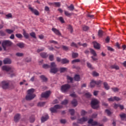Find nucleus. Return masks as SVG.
Wrapping results in <instances>:
<instances>
[{"label":"nucleus","mask_w":126,"mask_h":126,"mask_svg":"<svg viewBox=\"0 0 126 126\" xmlns=\"http://www.w3.org/2000/svg\"><path fill=\"white\" fill-rule=\"evenodd\" d=\"M71 104L74 107H76L77 106V100L76 99H73L71 101Z\"/></svg>","instance_id":"nucleus-22"},{"label":"nucleus","mask_w":126,"mask_h":126,"mask_svg":"<svg viewBox=\"0 0 126 126\" xmlns=\"http://www.w3.org/2000/svg\"><path fill=\"white\" fill-rule=\"evenodd\" d=\"M70 88V85L68 84H65L62 86L61 90L63 92H66L68 89Z\"/></svg>","instance_id":"nucleus-7"},{"label":"nucleus","mask_w":126,"mask_h":126,"mask_svg":"<svg viewBox=\"0 0 126 126\" xmlns=\"http://www.w3.org/2000/svg\"><path fill=\"white\" fill-rule=\"evenodd\" d=\"M3 63L4 64L11 63V60L8 58H6L3 60Z\"/></svg>","instance_id":"nucleus-18"},{"label":"nucleus","mask_w":126,"mask_h":126,"mask_svg":"<svg viewBox=\"0 0 126 126\" xmlns=\"http://www.w3.org/2000/svg\"><path fill=\"white\" fill-rule=\"evenodd\" d=\"M40 78L41 79H42V80H43V81H47L48 80V79L45 77V76L44 75H41L40 76Z\"/></svg>","instance_id":"nucleus-34"},{"label":"nucleus","mask_w":126,"mask_h":126,"mask_svg":"<svg viewBox=\"0 0 126 126\" xmlns=\"http://www.w3.org/2000/svg\"><path fill=\"white\" fill-rule=\"evenodd\" d=\"M20 119V114H16L14 118V122H15L16 123H17L18 121H19V119Z\"/></svg>","instance_id":"nucleus-17"},{"label":"nucleus","mask_w":126,"mask_h":126,"mask_svg":"<svg viewBox=\"0 0 126 126\" xmlns=\"http://www.w3.org/2000/svg\"><path fill=\"white\" fill-rule=\"evenodd\" d=\"M90 50L92 55H93L94 57H96V56H97V54H96V52H95V51H94V50L92 49H90Z\"/></svg>","instance_id":"nucleus-29"},{"label":"nucleus","mask_w":126,"mask_h":126,"mask_svg":"<svg viewBox=\"0 0 126 126\" xmlns=\"http://www.w3.org/2000/svg\"><path fill=\"white\" fill-rule=\"evenodd\" d=\"M30 123H34V122L35 121V117L33 115L30 117Z\"/></svg>","instance_id":"nucleus-31"},{"label":"nucleus","mask_w":126,"mask_h":126,"mask_svg":"<svg viewBox=\"0 0 126 126\" xmlns=\"http://www.w3.org/2000/svg\"><path fill=\"white\" fill-rule=\"evenodd\" d=\"M62 63H63V64H64L65 63H69V61L66 59H63L61 60Z\"/></svg>","instance_id":"nucleus-20"},{"label":"nucleus","mask_w":126,"mask_h":126,"mask_svg":"<svg viewBox=\"0 0 126 126\" xmlns=\"http://www.w3.org/2000/svg\"><path fill=\"white\" fill-rule=\"evenodd\" d=\"M43 68H49L50 65L46 64H44L43 65Z\"/></svg>","instance_id":"nucleus-58"},{"label":"nucleus","mask_w":126,"mask_h":126,"mask_svg":"<svg viewBox=\"0 0 126 126\" xmlns=\"http://www.w3.org/2000/svg\"><path fill=\"white\" fill-rule=\"evenodd\" d=\"M5 32L7 33L8 34H11L14 32V31L10 29H7L5 30Z\"/></svg>","instance_id":"nucleus-26"},{"label":"nucleus","mask_w":126,"mask_h":126,"mask_svg":"<svg viewBox=\"0 0 126 126\" xmlns=\"http://www.w3.org/2000/svg\"><path fill=\"white\" fill-rule=\"evenodd\" d=\"M107 50H108V51H110L111 52H114V51H115L114 49L112 48V47L110 46L107 47Z\"/></svg>","instance_id":"nucleus-57"},{"label":"nucleus","mask_w":126,"mask_h":126,"mask_svg":"<svg viewBox=\"0 0 126 126\" xmlns=\"http://www.w3.org/2000/svg\"><path fill=\"white\" fill-rule=\"evenodd\" d=\"M67 80H70V82H72L73 81V78L69 76H67Z\"/></svg>","instance_id":"nucleus-46"},{"label":"nucleus","mask_w":126,"mask_h":126,"mask_svg":"<svg viewBox=\"0 0 126 126\" xmlns=\"http://www.w3.org/2000/svg\"><path fill=\"white\" fill-rule=\"evenodd\" d=\"M74 79L75 81H79V80H80V76H79V75L76 74Z\"/></svg>","instance_id":"nucleus-23"},{"label":"nucleus","mask_w":126,"mask_h":126,"mask_svg":"<svg viewBox=\"0 0 126 126\" xmlns=\"http://www.w3.org/2000/svg\"><path fill=\"white\" fill-rule=\"evenodd\" d=\"M16 36L17 37V38H22V34H20V33H17L16 34Z\"/></svg>","instance_id":"nucleus-52"},{"label":"nucleus","mask_w":126,"mask_h":126,"mask_svg":"<svg viewBox=\"0 0 126 126\" xmlns=\"http://www.w3.org/2000/svg\"><path fill=\"white\" fill-rule=\"evenodd\" d=\"M91 106L93 109H98L99 108V101L96 99H92Z\"/></svg>","instance_id":"nucleus-3"},{"label":"nucleus","mask_w":126,"mask_h":126,"mask_svg":"<svg viewBox=\"0 0 126 126\" xmlns=\"http://www.w3.org/2000/svg\"><path fill=\"white\" fill-rule=\"evenodd\" d=\"M103 85L105 89H106V90H109L110 89V86L108 85V83H107L106 82L103 83Z\"/></svg>","instance_id":"nucleus-25"},{"label":"nucleus","mask_w":126,"mask_h":126,"mask_svg":"<svg viewBox=\"0 0 126 126\" xmlns=\"http://www.w3.org/2000/svg\"><path fill=\"white\" fill-rule=\"evenodd\" d=\"M51 4H52V5H55L57 7H60V6H61V3L60 2L51 3Z\"/></svg>","instance_id":"nucleus-21"},{"label":"nucleus","mask_w":126,"mask_h":126,"mask_svg":"<svg viewBox=\"0 0 126 126\" xmlns=\"http://www.w3.org/2000/svg\"><path fill=\"white\" fill-rule=\"evenodd\" d=\"M62 48H63V50H64V51H67V50H68V48L67 46H64V45H63L62 46Z\"/></svg>","instance_id":"nucleus-59"},{"label":"nucleus","mask_w":126,"mask_h":126,"mask_svg":"<svg viewBox=\"0 0 126 126\" xmlns=\"http://www.w3.org/2000/svg\"><path fill=\"white\" fill-rule=\"evenodd\" d=\"M23 35L25 38H26V39H28V38H29V34H28V33H26V31L24 30L23 32Z\"/></svg>","instance_id":"nucleus-27"},{"label":"nucleus","mask_w":126,"mask_h":126,"mask_svg":"<svg viewBox=\"0 0 126 126\" xmlns=\"http://www.w3.org/2000/svg\"><path fill=\"white\" fill-rule=\"evenodd\" d=\"M103 31L102 30H99L98 32V35L99 37H102L103 36Z\"/></svg>","instance_id":"nucleus-36"},{"label":"nucleus","mask_w":126,"mask_h":126,"mask_svg":"<svg viewBox=\"0 0 126 126\" xmlns=\"http://www.w3.org/2000/svg\"><path fill=\"white\" fill-rule=\"evenodd\" d=\"M67 70V68L64 67H61L60 68V72H65V71H66Z\"/></svg>","instance_id":"nucleus-32"},{"label":"nucleus","mask_w":126,"mask_h":126,"mask_svg":"<svg viewBox=\"0 0 126 126\" xmlns=\"http://www.w3.org/2000/svg\"><path fill=\"white\" fill-rule=\"evenodd\" d=\"M92 74L94 76H99V73L97 72L94 71Z\"/></svg>","instance_id":"nucleus-50"},{"label":"nucleus","mask_w":126,"mask_h":126,"mask_svg":"<svg viewBox=\"0 0 126 126\" xmlns=\"http://www.w3.org/2000/svg\"><path fill=\"white\" fill-rule=\"evenodd\" d=\"M30 35L31 36V37H32V38H34V39H36V33H35V32H32L31 33H30Z\"/></svg>","instance_id":"nucleus-35"},{"label":"nucleus","mask_w":126,"mask_h":126,"mask_svg":"<svg viewBox=\"0 0 126 126\" xmlns=\"http://www.w3.org/2000/svg\"><path fill=\"white\" fill-rule=\"evenodd\" d=\"M64 14L66 15V16H71V13H69L67 11H64Z\"/></svg>","instance_id":"nucleus-38"},{"label":"nucleus","mask_w":126,"mask_h":126,"mask_svg":"<svg viewBox=\"0 0 126 126\" xmlns=\"http://www.w3.org/2000/svg\"><path fill=\"white\" fill-rule=\"evenodd\" d=\"M88 124H89L90 125H91L93 126H98V125H99V124H98V122H97L96 121L94 122L93 120L92 119H91L89 120Z\"/></svg>","instance_id":"nucleus-12"},{"label":"nucleus","mask_w":126,"mask_h":126,"mask_svg":"<svg viewBox=\"0 0 126 126\" xmlns=\"http://www.w3.org/2000/svg\"><path fill=\"white\" fill-rule=\"evenodd\" d=\"M120 117L122 121H125V119H126V114L125 113H123L122 114L120 115Z\"/></svg>","instance_id":"nucleus-24"},{"label":"nucleus","mask_w":126,"mask_h":126,"mask_svg":"<svg viewBox=\"0 0 126 126\" xmlns=\"http://www.w3.org/2000/svg\"><path fill=\"white\" fill-rule=\"evenodd\" d=\"M67 8H69V10L72 11V10H74V6L73 5V4H71L70 6H68L67 7Z\"/></svg>","instance_id":"nucleus-30"},{"label":"nucleus","mask_w":126,"mask_h":126,"mask_svg":"<svg viewBox=\"0 0 126 126\" xmlns=\"http://www.w3.org/2000/svg\"><path fill=\"white\" fill-rule=\"evenodd\" d=\"M77 57H78V54L76 53H73L72 54V58H73V59H76Z\"/></svg>","instance_id":"nucleus-33"},{"label":"nucleus","mask_w":126,"mask_h":126,"mask_svg":"<svg viewBox=\"0 0 126 126\" xmlns=\"http://www.w3.org/2000/svg\"><path fill=\"white\" fill-rule=\"evenodd\" d=\"M71 47H75V48H78V46H77V44H75V43L73 42L71 44Z\"/></svg>","instance_id":"nucleus-49"},{"label":"nucleus","mask_w":126,"mask_h":126,"mask_svg":"<svg viewBox=\"0 0 126 126\" xmlns=\"http://www.w3.org/2000/svg\"><path fill=\"white\" fill-rule=\"evenodd\" d=\"M2 69L5 71H13V69L12 68L7 66H3L2 67Z\"/></svg>","instance_id":"nucleus-10"},{"label":"nucleus","mask_w":126,"mask_h":126,"mask_svg":"<svg viewBox=\"0 0 126 126\" xmlns=\"http://www.w3.org/2000/svg\"><path fill=\"white\" fill-rule=\"evenodd\" d=\"M80 60L79 59H75L72 61V63H79Z\"/></svg>","instance_id":"nucleus-48"},{"label":"nucleus","mask_w":126,"mask_h":126,"mask_svg":"<svg viewBox=\"0 0 126 126\" xmlns=\"http://www.w3.org/2000/svg\"><path fill=\"white\" fill-rule=\"evenodd\" d=\"M67 103H68V100L65 99L64 101H62V105H67Z\"/></svg>","instance_id":"nucleus-44"},{"label":"nucleus","mask_w":126,"mask_h":126,"mask_svg":"<svg viewBox=\"0 0 126 126\" xmlns=\"http://www.w3.org/2000/svg\"><path fill=\"white\" fill-rule=\"evenodd\" d=\"M49 119V116H48L47 114H46L45 117L43 116L41 118V122L42 123H44V122H46L48 119Z\"/></svg>","instance_id":"nucleus-19"},{"label":"nucleus","mask_w":126,"mask_h":126,"mask_svg":"<svg viewBox=\"0 0 126 126\" xmlns=\"http://www.w3.org/2000/svg\"><path fill=\"white\" fill-rule=\"evenodd\" d=\"M17 45L19 47V48H24V44L22 43H18Z\"/></svg>","instance_id":"nucleus-39"},{"label":"nucleus","mask_w":126,"mask_h":126,"mask_svg":"<svg viewBox=\"0 0 126 126\" xmlns=\"http://www.w3.org/2000/svg\"><path fill=\"white\" fill-rule=\"evenodd\" d=\"M52 31H53V32H54V33H55L56 34V35H57L58 36H61L62 35V33H61V32H60V31L55 28H53L52 29Z\"/></svg>","instance_id":"nucleus-11"},{"label":"nucleus","mask_w":126,"mask_h":126,"mask_svg":"<svg viewBox=\"0 0 126 126\" xmlns=\"http://www.w3.org/2000/svg\"><path fill=\"white\" fill-rule=\"evenodd\" d=\"M0 34L1 35V36H5V32L2 31H0Z\"/></svg>","instance_id":"nucleus-60"},{"label":"nucleus","mask_w":126,"mask_h":126,"mask_svg":"<svg viewBox=\"0 0 126 126\" xmlns=\"http://www.w3.org/2000/svg\"><path fill=\"white\" fill-rule=\"evenodd\" d=\"M45 105V102H39L37 104L38 107H43Z\"/></svg>","instance_id":"nucleus-47"},{"label":"nucleus","mask_w":126,"mask_h":126,"mask_svg":"<svg viewBox=\"0 0 126 126\" xmlns=\"http://www.w3.org/2000/svg\"><path fill=\"white\" fill-rule=\"evenodd\" d=\"M87 66L89 67V68H91V69H93L92 65H91V64H90V63H87Z\"/></svg>","instance_id":"nucleus-55"},{"label":"nucleus","mask_w":126,"mask_h":126,"mask_svg":"<svg viewBox=\"0 0 126 126\" xmlns=\"http://www.w3.org/2000/svg\"><path fill=\"white\" fill-rule=\"evenodd\" d=\"M51 95V91H46L45 93H43L41 94V97L42 98H48L49 96Z\"/></svg>","instance_id":"nucleus-9"},{"label":"nucleus","mask_w":126,"mask_h":126,"mask_svg":"<svg viewBox=\"0 0 126 126\" xmlns=\"http://www.w3.org/2000/svg\"><path fill=\"white\" fill-rule=\"evenodd\" d=\"M105 112L107 114V115L108 116H110V115H111V111H110V110H109L108 109H106L105 110Z\"/></svg>","instance_id":"nucleus-62"},{"label":"nucleus","mask_w":126,"mask_h":126,"mask_svg":"<svg viewBox=\"0 0 126 126\" xmlns=\"http://www.w3.org/2000/svg\"><path fill=\"white\" fill-rule=\"evenodd\" d=\"M83 30L84 31H88V30H89V27L86 26H84V27H83Z\"/></svg>","instance_id":"nucleus-40"},{"label":"nucleus","mask_w":126,"mask_h":126,"mask_svg":"<svg viewBox=\"0 0 126 126\" xmlns=\"http://www.w3.org/2000/svg\"><path fill=\"white\" fill-rule=\"evenodd\" d=\"M111 89L114 92H118L119 90V88H112Z\"/></svg>","instance_id":"nucleus-45"},{"label":"nucleus","mask_w":126,"mask_h":126,"mask_svg":"<svg viewBox=\"0 0 126 126\" xmlns=\"http://www.w3.org/2000/svg\"><path fill=\"white\" fill-rule=\"evenodd\" d=\"M12 45V42L9 40H4L2 43V46L4 51H6V46L9 47Z\"/></svg>","instance_id":"nucleus-4"},{"label":"nucleus","mask_w":126,"mask_h":126,"mask_svg":"<svg viewBox=\"0 0 126 126\" xmlns=\"http://www.w3.org/2000/svg\"><path fill=\"white\" fill-rule=\"evenodd\" d=\"M35 90L34 89H31L28 91V94L26 96V99L29 100L34 99L36 97V94H34Z\"/></svg>","instance_id":"nucleus-1"},{"label":"nucleus","mask_w":126,"mask_h":126,"mask_svg":"<svg viewBox=\"0 0 126 126\" xmlns=\"http://www.w3.org/2000/svg\"><path fill=\"white\" fill-rule=\"evenodd\" d=\"M68 29L70 32V33H72V32H73V29L71 25H69L68 26Z\"/></svg>","instance_id":"nucleus-37"},{"label":"nucleus","mask_w":126,"mask_h":126,"mask_svg":"<svg viewBox=\"0 0 126 126\" xmlns=\"http://www.w3.org/2000/svg\"><path fill=\"white\" fill-rule=\"evenodd\" d=\"M111 68H115V69H119V66L117 65H113L111 66Z\"/></svg>","instance_id":"nucleus-43"},{"label":"nucleus","mask_w":126,"mask_h":126,"mask_svg":"<svg viewBox=\"0 0 126 126\" xmlns=\"http://www.w3.org/2000/svg\"><path fill=\"white\" fill-rule=\"evenodd\" d=\"M105 42L106 43H109L110 42V37L109 36H107L105 39Z\"/></svg>","instance_id":"nucleus-64"},{"label":"nucleus","mask_w":126,"mask_h":126,"mask_svg":"<svg viewBox=\"0 0 126 126\" xmlns=\"http://www.w3.org/2000/svg\"><path fill=\"white\" fill-rule=\"evenodd\" d=\"M49 60L51 62H52V61H54V55H51L49 56Z\"/></svg>","instance_id":"nucleus-53"},{"label":"nucleus","mask_w":126,"mask_h":126,"mask_svg":"<svg viewBox=\"0 0 126 126\" xmlns=\"http://www.w3.org/2000/svg\"><path fill=\"white\" fill-rule=\"evenodd\" d=\"M41 57H42L43 59H46L48 57V55L46 53H42L40 54Z\"/></svg>","instance_id":"nucleus-28"},{"label":"nucleus","mask_w":126,"mask_h":126,"mask_svg":"<svg viewBox=\"0 0 126 126\" xmlns=\"http://www.w3.org/2000/svg\"><path fill=\"white\" fill-rule=\"evenodd\" d=\"M93 43L94 44V47L95 49H97V50L100 49V44H99V43H97L96 41H94Z\"/></svg>","instance_id":"nucleus-16"},{"label":"nucleus","mask_w":126,"mask_h":126,"mask_svg":"<svg viewBox=\"0 0 126 126\" xmlns=\"http://www.w3.org/2000/svg\"><path fill=\"white\" fill-rule=\"evenodd\" d=\"M29 9L32 11V13H34L35 15H39V11L37 10L36 9L33 8L32 7H31V5H29Z\"/></svg>","instance_id":"nucleus-8"},{"label":"nucleus","mask_w":126,"mask_h":126,"mask_svg":"<svg viewBox=\"0 0 126 126\" xmlns=\"http://www.w3.org/2000/svg\"><path fill=\"white\" fill-rule=\"evenodd\" d=\"M63 106L59 105H56L54 107L50 108V111L51 113H57L58 109H62Z\"/></svg>","instance_id":"nucleus-6"},{"label":"nucleus","mask_w":126,"mask_h":126,"mask_svg":"<svg viewBox=\"0 0 126 126\" xmlns=\"http://www.w3.org/2000/svg\"><path fill=\"white\" fill-rule=\"evenodd\" d=\"M69 112L70 113L71 116H73V115H74V109H70Z\"/></svg>","instance_id":"nucleus-42"},{"label":"nucleus","mask_w":126,"mask_h":126,"mask_svg":"<svg viewBox=\"0 0 126 126\" xmlns=\"http://www.w3.org/2000/svg\"><path fill=\"white\" fill-rule=\"evenodd\" d=\"M2 87L3 89H7L8 88V83L5 81H3L2 82Z\"/></svg>","instance_id":"nucleus-15"},{"label":"nucleus","mask_w":126,"mask_h":126,"mask_svg":"<svg viewBox=\"0 0 126 126\" xmlns=\"http://www.w3.org/2000/svg\"><path fill=\"white\" fill-rule=\"evenodd\" d=\"M57 65H56V63L53 62L51 63V69L50 72L51 73H57L59 71L58 68H56Z\"/></svg>","instance_id":"nucleus-2"},{"label":"nucleus","mask_w":126,"mask_h":126,"mask_svg":"<svg viewBox=\"0 0 126 126\" xmlns=\"http://www.w3.org/2000/svg\"><path fill=\"white\" fill-rule=\"evenodd\" d=\"M59 20L61 22V23H64V20L63 19V17H60L59 18Z\"/></svg>","instance_id":"nucleus-41"},{"label":"nucleus","mask_w":126,"mask_h":126,"mask_svg":"<svg viewBox=\"0 0 126 126\" xmlns=\"http://www.w3.org/2000/svg\"><path fill=\"white\" fill-rule=\"evenodd\" d=\"M87 118L83 117L80 119H79L78 120V124H83V123H85V122H87L88 121Z\"/></svg>","instance_id":"nucleus-14"},{"label":"nucleus","mask_w":126,"mask_h":126,"mask_svg":"<svg viewBox=\"0 0 126 126\" xmlns=\"http://www.w3.org/2000/svg\"><path fill=\"white\" fill-rule=\"evenodd\" d=\"M87 114V112L85 111V110H82L81 111V115L82 116H85Z\"/></svg>","instance_id":"nucleus-56"},{"label":"nucleus","mask_w":126,"mask_h":126,"mask_svg":"<svg viewBox=\"0 0 126 126\" xmlns=\"http://www.w3.org/2000/svg\"><path fill=\"white\" fill-rule=\"evenodd\" d=\"M78 45H79V46H83V47H87V44L86 43L81 44L80 42H79L78 43Z\"/></svg>","instance_id":"nucleus-51"},{"label":"nucleus","mask_w":126,"mask_h":126,"mask_svg":"<svg viewBox=\"0 0 126 126\" xmlns=\"http://www.w3.org/2000/svg\"><path fill=\"white\" fill-rule=\"evenodd\" d=\"M101 83H102V81H95L94 80H92L90 83V86L92 88L93 87H95V85H96L97 87H99L101 86Z\"/></svg>","instance_id":"nucleus-5"},{"label":"nucleus","mask_w":126,"mask_h":126,"mask_svg":"<svg viewBox=\"0 0 126 126\" xmlns=\"http://www.w3.org/2000/svg\"><path fill=\"white\" fill-rule=\"evenodd\" d=\"M49 43H51V44H58V42L55 40H50Z\"/></svg>","instance_id":"nucleus-63"},{"label":"nucleus","mask_w":126,"mask_h":126,"mask_svg":"<svg viewBox=\"0 0 126 126\" xmlns=\"http://www.w3.org/2000/svg\"><path fill=\"white\" fill-rule=\"evenodd\" d=\"M16 55L17 57H23V54L20 53H17Z\"/></svg>","instance_id":"nucleus-61"},{"label":"nucleus","mask_w":126,"mask_h":126,"mask_svg":"<svg viewBox=\"0 0 126 126\" xmlns=\"http://www.w3.org/2000/svg\"><path fill=\"white\" fill-rule=\"evenodd\" d=\"M85 96L87 97V98H90V97H91V94L89 93H87L85 94Z\"/></svg>","instance_id":"nucleus-54"},{"label":"nucleus","mask_w":126,"mask_h":126,"mask_svg":"<svg viewBox=\"0 0 126 126\" xmlns=\"http://www.w3.org/2000/svg\"><path fill=\"white\" fill-rule=\"evenodd\" d=\"M120 100L121 98L117 96H114L113 97H110L108 98V101H109V102H114V101H120Z\"/></svg>","instance_id":"nucleus-13"}]
</instances>
